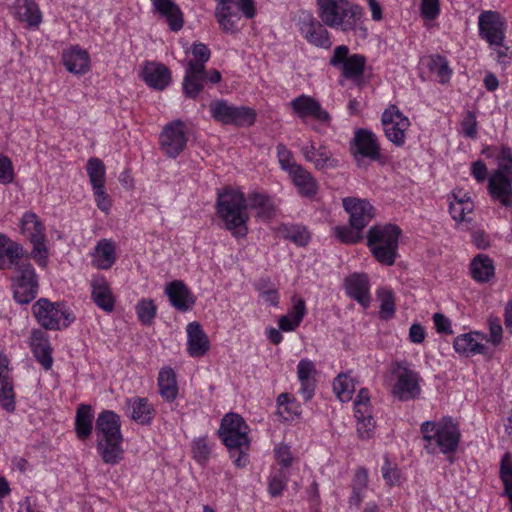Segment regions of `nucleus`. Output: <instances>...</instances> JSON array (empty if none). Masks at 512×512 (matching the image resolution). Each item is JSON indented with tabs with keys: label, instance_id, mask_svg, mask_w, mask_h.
<instances>
[{
	"label": "nucleus",
	"instance_id": "ddd939ff",
	"mask_svg": "<svg viewBox=\"0 0 512 512\" xmlns=\"http://www.w3.org/2000/svg\"><path fill=\"white\" fill-rule=\"evenodd\" d=\"M187 128L183 121L175 120L165 125L159 135V144L163 153L176 158L186 147Z\"/></svg>",
	"mask_w": 512,
	"mask_h": 512
},
{
	"label": "nucleus",
	"instance_id": "7ed1b4c3",
	"mask_svg": "<svg viewBox=\"0 0 512 512\" xmlns=\"http://www.w3.org/2000/svg\"><path fill=\"white\" fill-rule=\"evenodd\" d=\"M120 416L111 410H104L98 414L95 423L97 439V452L102 461L109 465H117L124 459Z\"/></svg>",
	"mask_w": 512,
	"mask_h": 512
},
{
	"label": "nucleus",
	"instance_id": "0e129e2a",
	"mask_svg": "<svg viewBox=\"0 0 512 512\" xmlns=\"http://www.w3.org/2000/svg\"><path fill=\"white\" fill-rule=\"evenodd\" d=\"M193 458L201 465H204L210 455V448L207 443L206 437L195 439L191 445Z\"/></svg>",
	"mask_w": 512,
	"mask_h": 512
},
{
	"label": "nucleus",
	"instance_id": "69168bd1",
	"mask_svg": "<svg viewBox=\"0 0 512 512\" xmlns=\"http://www.w3.org/2000/svg\"><path fill=\"white\" fill-rule=\"evenodd\" d=\"M356 419L357 434L362 440H369L374 435L375 421L370 416L358 417Z\"/></svg>",
	"mask_w": 512,
	"mask_h": 512
},
{
	"label": "nucleus",
	"instance_id": "5701e85b",
	"mask_svg": "<svg viewBox=\"0 0 512 512\" xmlns=\"http://www.w3.org/2000/svg\"><path fill=\"white\" fill-rule=\"evenodd\" d=\"M164 292L170 304L181 312H186L195 305L196 297L188 286L181 280H174L166 284Z\"/></svg>",
	"mask_w": 512,
	"mask_h": 512
},
{
	"label": "nucleus",
	"instance_id": "b1692460",
	"mask_svg": "<svg viewBox=\"0 0 512 512\" xmlns=\"http://www.w3.org/2000/svg\"><path fill=\"white\" fill-rule=\"evenodd\" d=\"M344 287L349 297L356 300L364 308L371 302L370 284L365 274H352L345 279Z\"/></svg>",
	"mask_w": 512,
	"mask_h": 512
},
{
	"label": "nucleus",
	"instance_id": "412c9836",
	"mask_svg": "<svg viewBox=\"0 0 512 512\" xmlns=\"http://www.w3.org/2000/svg\"><path fill=\"white\" fill-rule=\"evenodd\" d=\"M91 299L95 305L106 313L115 308L116 298L110 283L103 275H93L90 280Z\"/></svg>",
	"mask_w": 512,
	"mask_h": 512
},
{
	"label": "nucleus",
	"instance_id": "f704fd0d",
	"mask_svg": "<svg viewBox=\"0 0 512 512\" xmlns=\"http://www.w3.org/2000/svg\"><path fill=\"white\" fill-rule=\"evenodd\" d=\"M316 367L313 361L302 359L297 365V377L300 381L299 393L305 401H309L315 391Z\"/></svg>",
	"mask_w": 512,
	"mask_h": 512
},
{
	"label": "nucleus",
	"instance_id": "58836bf2",
	"mask_svg": "<svg viewBox=\"0 0 512 512\" xmlns=\"http://www.w3.org/2000/svg\"><path fill=\"white\" fill-rule=\"evenodd\" d=\"M469 268L471 278L478 283H487L495 276L494 262L485 254L476 255Z\"/></svg>",
	"mask_w": 512,
	"mask_h": 512
},
{
	"label": "nucleus",
	"instance_id": "e433bc0d",
	"mask_svg": "<svg viewBox=\"0 0 512 512\" xmlns=\"http://www.w3.org/2000/svg\"><path fill=\"white\" fill-rule=\"evenodd\" d=\"M248 207L256 210V217L270 221L276 215L277 204L274 199L266 194L253 192L247 197Z\"/></svg>",
	"mask_w": 512,
	"mask_h": 512
},
{
	"label": "nucleus",
	"instance_id": "20e7f679",
	"mask_svg": "<svg viewBox=\"0 0 512 512\" xmlns=\"http://www.w3.org/2000/svg\"><path fill=\"white\" fill-rule=\"evenodd\" d=\"M420 433L424 442L423 447L429 454H454L461 439L459 425L448 416L423 422Z\"/></svg>",
	"mask_w": 512,
	"mask_h": 512
},
{
	"label": "nucleus",
	"instance_id": "6e6d98bb",
	"mask_svg": "<svg viewBox=\"0 0 512 512\" xmlns=\"http://www.w3.org/2000/svg\"><path fill=\"white\" fill-rule=\"evenodd\" d=\"M279 233L297 246H306L310 239V233L306 227L301 225H282L278 229Z\"/></svg>",
	"mask_w": 512,
	"mask_h": 512
},
{
	"label": "nucleus",
	"instance_id": "423d86ee",
	"mask_svg": "<svg viewBox=\"0 0 512 512\" xmlns=\"http://www.w3.org/2000/svg\"><path fill=\"white\" fill-rule=\"evenodd\" d=\"M214 15L219 27L227 33H236L243 17L253 19L257 14L255 0H215Z\"/></svg>",
	"mask_w": 512,
	"mask_h": 512
},
{
	"label": "nucleus",
	"instance_id": "2f4dec72",
	"mask_svg": "<svg viewBox=\"0 0 512 512\" xmlns=\"http://www.w3.org/2000/svg\"><path fill=\"white\" fill-rule=\"evenodd\" d=\"M26 255L23 246L15 241H12L7 236L0 234V269L7 270L18 262Z\"/></svg>",
	"mask_w": 512,
	"mask_h": 512
},
{
	"label": "nucleus",
	"instance_id": "8fccbe9b",
	"mask_svg": "<svg viewBox=\"0 0 512 512\" xmlns=\"http://www.w3.org/2000/svg\"><path fill=\"white\" fill-rule=\"evenodd\" d=\"M377 301L379 302V316L383 320H390L394 317L396 311L395 294L388 287H380L376 291Z\"/></svg>",
	"mask_w": 512,
	"mask_h": 512
},
{
	"label": "nucleus",
	"instance_id": "603ef678",
	"mask_svg": "<svg viewBox=\"0 0 512 512\" xmlns=\"http://www.w3.org/2000/svg\"><path fill=\"white\" fill-rule=\"evenodd\" d=\"M278 414L285 421H291L301 414V405L293 396L282 393L277 398Z\"/></svg>",
	"mask_w": 512,
	"mask_h": 512
},
{
	"label": "nucleus",
	"instance_id": "a19ab883",
	"mask_svg": "<svg viewBox=\"0 0 512 512\" xmlns=\"http://www.w3.org/2000/svg\"><path fill=\"white\" fill-rule=\"evenodd\" d=\"M482 154L495 161L497 169L494 171H501L502 173L512 172V150L508 146H487L482 150Z\"/></svg>",
	"mask_w": 512,
	"mask_h": 512
},
{
	"label": "nucleus",
	"instance_id": "6e6552de",
	"mask_svg": "<svg viewBox=\"0 0 512 512\" xmlns=\"http://www.w3.org/2000/svg\"><path fill=\"white\" fill-rule=\"evenodd\" d=\"M381 126L384 136L396 147H403L411 121L395 104H389L381 114Z\"/></svg>",
	"mask_w": 512,
	"mask_h": 512
},
{
	"label": "nucleus",
	"instance_id": "f3484780",
	"mask_svg": "<svg viewBox=\"0 0 512 512\" xmlns=\"http://www.w3.org/2000/svg\"><path fill=\"white\" fill-rule=\"evenodd\" d=\"M486 334L481 331H470L456 336L453 340L455 352L464 357L483 355L490 357L492 352L485 344Z\"/></svg>",
	"mask_w": 512,
	"mask_h": 512
},
{
	"label": "nucleus",
	"instance_id": "a211bd4d",
	"mask_svg": "<svg viewBox=\"0 0 512 512\" xmlns=\"http://www.w3.org/2000/svg\"><path fill=\"white\" fill-rule=\"evenodd\" d=\"M343 207L349 215L350 225L361 231L375 216V209L366 200L356 197H346L342 200Z\"/></svg>",
	"mask_w": 512,
	"mask_h": 512
},
{
	"label": "nucleus",
	"instance_id": "e2e57ef3",
	"mask_svg": "<svg viewBox=\"0 0 512 512\" xmlns=\"http://www.w3.org/2000/svg\"><path fill=\"white\" fill-rule=\"evenodd\" d=\"M276 149L280 168L288 175L301 166L295 162L292 152L284 144H278Z\"/></svg>",
	"mask_w": 512,
	"mask_h": 512
},
{
	"label": "nucleus",
	"instance_id": "72a5a7b5",
	"mask_svg": "<svg viewBox=\"0 0 512 512\" xmlns=\"http://www.w3.org/2000/svg\"><path fill=\"white\" fill-rule=\"evenodd\" d=\"M8 365V358L0 356V405L5 411L11 413L15 410V393L9 377Z\"/></svg>",
	"mask_w": 512,
	"mask_h": 512
},
{
	"label": "nucleus",
	"instance_id": "4be33fe9",
	"mask_svg": "<svg viewBox=\"0 0 512 512\" xmlns=\"http://www.w3.org/2000/svg\"><path fill=\"white\" fill-rule=\"evenodd\" d=\"M294 115L301 119L313 118L320 122H328L329 114L322 109L321 104L309 95L302 94L290 102Z\"/></svg>",
	"mask_w": 512,
	"mask_h": 512
},
{
	"label": "nucleus",
	"instance_id": "79ce46f5",
	"mask_svg": "<svg viewBox=\"0 0 512 512\" xmlns=\"http://www.w3.org/2000/svg\"><path fill=\"white\" fill-rule=\"evenodd\" d=\"M368 487V471L364 467H358L351 482V494L348 503L359 508L362 504Z\"/></svg>",
	"mask_w": 512,
	"mask_h": 512
},
{
	"label": "nucleus",
	"instance_id": "37998d69",
	"mask_svg": "<svg viewBox=\"0 0 512 512\" xmlns=\"http://www.w3.org/2000/svg\"><path fill=\"white\" fill-rule=\"evenodd\" d=\"M15 12L18 19L27 23L29 27H38L42 21V14L33 0H17Z\"/></svg>",
	"mask_w": 512,
	"mask_h": 512
},
{
	"label": "nucleus",
	"instance_id": "aec40b11",
	"mask_svg": "<svg viewBox=\"0 0 512 512\" xmlns=\"http://www.w3.org/2000/svg\"><path fill=\"white\" fill-rule=\"evenodd\" d=\"M352 148L355 154L369 160L379 161L381 159L379 138L369 129L359 128L354 132Z\"/></svg>",
	"mask_w": 512,
	"mask_h": 512
},
{
	"label": "nucleus",
	"instance_id": "de8ad7c7",
	"mask_svg": "<svg viewBox=\"0 0 512 512\" xmlns=\"http://www.w3.org/2000/svg\"><path fill=\"white\" fill-rule=\"evenodd\" d=\"M301 152L305 160L311 162L318 170L333 167L335 164L331 158V153L325 147L316 148L313 143L302 147Z\"/></svg>",
	"mask_w": 512,
	"mask_h": 512
},
{
	"label": "nucleus",
	"instance_id": "473e14b6",
	"mask_svg": "<svg viewBox=\"0 0 512 512\" xmlns=\"http://www.w3.org/2000/svg\"><path fill=\"white\" fill-rule=\"evenodd\" d=\"M187 350L192 357L203 356L210 347L209 339L198 322H191L186 327Z\"/></svg>",
	"mask_w": 512,
	"mask_h": 512
},
{
	"label": "nucleus",
	"instance_id": "774afa93",
	"mask_svg": "<svg viewBox=\"0 0 512 512\" xmlns=\"http://www.w3.org/2000/svg\"><path fill=\"white\" fill-rule=\"evenodd\" d=\"M489 336H486L485 344L489 343L493 347H497L501 344L503 339V328L498 318H489Z\"/></svg>",
	"mask_w": 512,
	"mask_h": 512
},
{
	"label": "nucleus",
	"instance_id": "1a4fd4ad",
	"mask_svg": "<svg viewBox=\"0 0 512 512\" xmlns=\"http://www.w3.org/2000/svg\"><path fill=\"white\" fill-rule=\"evenodd\" d=\"M249 426L244 419L236 413L226 414L221 421L218 435L224 445L229 449L231 456L234 449H249Z\"/></svg>",
	"mask_w": 512,
	"mask_h": 512
},
{
	"label": "nucleus",
	"instance_id": "c85d7f7f",
	"mask_svg": "<svg viewBox=\"0 0 512 512\" xmlns=\"http://www.w3.org/2000/svg\"><path fill=\"white\" fill-rule=\"evenodd\" d=\"M474 210V202L468 192L456 189L449 196V212L456 222L469 219Z\"/></svg>",
	"mask_w": 512,
	"mask_h": 512
},
{
	"label": "nucleus",
	"instance_id": "864d4df0",
	"mask_svg": "<svg viewBox=\"0 0 512 512\" xmlns=\"http://www.w3.org/2000/svg\"><path fill=\"white\" fill-rule=\"evenodd\" d=\"M86 172L92 189L105 186L106 168L101 159L90 158L86 164Z\"/></svg>",
	"mask_w": 512,
	"mask_h": 512
},
{
	"label": "nucleus",
	"instance_id": "4468645a",
	"mask_svg": "<svg viewBox=\"0 0 512 512\" xmlns=\"http://www.w3.org/2000/svg\"><path fill=\"white\" fill-rule=\"evenodd\" d=\"M330 64L341 68L344 77L358 80L364 72L366 58L360 54L349 55V48L345 45H340L334 49Z\"/></svg>",
	"mask_w": 512,
	"mask_h": 512
},
{
	"label": "nucleus",
	"instance_id": "f8f14e48",
	"mask_svg": "<svg viewBox=\"0 0 512 512\" xmlns=\"http://www.w3.org/2000/svg\"><path fill=\"white\" fill-rule=\"evenodd\" d=\"M507 22L497 11L484 10L478 16V35L488 45L505 42Z\"/></svg>",
	"mask_w": 512,
	"mask_h": 512
},
{
	"label": "nucleus",
	"instance_id": "49530a36",
	"mask_svg": "<svg viewBox=\"0 0 512 512\" xmlns=\"http://www.w3.org/2000/svg\"><path fill=\"white\" fill-rule=\"evenodd\" d=\"M185 68L206 70V63L209 61L211 53L207 45L203 43H193L185 51Z\"/></svg>",
	"mask_w": 512,
	"mask_h": 512
},
{
	"label": "nucleus",
	"instance_id": "bb28decb",
	"mask_svg": "<svg viewBox=\"0 0 512 512\" xmlns=\"http://www.w3.org/2000/svg\"><path fill=\"white\" fill-rule=\"evenodd\" d=\"M126 415L141 425L151 424L155 410L147 398L134 396L126 400Z\"/></svg>",
	"mask_w": 512,
	"mask_h": 512
},
{
	"label": "nucleus",
	"instance_id": "ea45409f",
	"mask_svg": "<svg viewBox=\"0 0 512 512\" xmlns=\"http://www.w3.org/2000/svg\"><path fill=\"white\" fill-rule=\"evenodd\" d=\"M91 68V60L88 52L79 47L74 46L66 52V70L73 74L82 75L87 73Z\"/></svg>",
	"mask_w": 512,
	"mask_h": 512
},
{
	"label": "nucleus",
	"instance_id": "c03bdc74",
	"mask_svg": "<svg viewBox=\"0 0 512 512\" xmlns=\"http://www.w3.org/2000/svg\"><path fill=\"white\" fill-rule=\"evenodd\" d=\"M158 387L161 397L167 401L172 402L177 398L178 386L176 374L170 367H164L159 371Z\"/></svg>",
	"mask_w": 512,
	"mask_h": 512
},
{
	"label": "nucleus",
	"instance_id": "3c124183",
	"mask_svg": "<svg viewBox=\"0 0 512 512\" xmlns=\"http://www.w3.org/2000/svg\"><path fill=\"white\" fill-rule=\"evenodd\" d=\"M92 409L91 406L79 405L75 419V431L81 440L87 439L92 432Z\"/></svg>",
	"mask_w": 512,
	"mask_h": 512
},
{
	"label": "nucleus",
	"instance_id": "052dcab7",
	"mask_svg": "<svg viewBox=\"0 0 512 512\" xmlns=\"http://www.w3.org/2000/svg\"><path fill=\"white\" fill-rule=\"evenodd\" d=\"M209 109L215 121L224 125L230 124L233 104H230L226 100H215L211 102Z\"/></svg>",
	"mask_w": 512,
	"mask_h": 512
},
{
	"label": "nucleus",
	"instance_id": "09e8293b",
	"mask_svg": "<svg viewBox=\"0 0 512 512\" xmlns=\"http://www.w3.org/2000/svg\"><path fill=\"white\" fill-rule=\"evenodd\" d=\"M357 379L352 372L340 373L333 381V391L341 402H349L355 392Z\"/></svg>",
	"mask_w": 512,
	"mask_h": 512
},
{
	"label": "nucleus",
	"instance_id": "c9c22d12",
	"mask_svg": "<svg viewBox=\"0 0 512 512\" xmlns=\"http://www.w3.org/2000/svg\"><path fill=\"white\" fill-rule=\"evenodd\" d=\"M288 176L302 197L311 199L316 196L318 183L308 170L300 166Z\"/></svg>",
	"mask_w": 512,
	"mask_h": 512
},
{
	"label": "nucleus",
	"instance_id": "4d7b16f0",
	"mask_svg": "<svg viewBox=\"0 0 512 512\" xmlns=\"http://www.w3.org/2000/svg\"><path fill=\"white\" fill-rule=\"evenodd\" d=\"M419 13L424 26L430 28L441 14L440 0H421Z\"/></svg>",
	"mask_w": 512,
	"mask_h": 512
},
{
	"label": "nucleus",
	"instance_id": "bf43d9fd",
	"mask_svg": "<svg viewBox=\"0 0 512 512\" xmlns=\"http://www.w3.org/2000/svg\"><path fill=\"white\" fill-rule=\"evenodd\" d=\"M381 473L385 483L390 487L399 486L405 480L401 469L398 467L396 463L390 461V459L387 456L384 457V463L381 468Z\"/></svg>",
	"mask_w": 512,
	"mask_h": 512
},
{
	"label": "nucleus",
	"instance_id": "6ab92c4d",
	"mask_svg": "<svg viewBox=\"0 0 512 512\" xmlns=\"http://www.w3.org/2000/svg\"><path fill=\"white\" fill-rule=\"evenodd\" d=\"M139 76L148 87L155 90H164L172 81L171 70L157 61H144Z\"/></svg>",
	"mask_w": 512,
	"mask_h": 512
},
{
	"label": "nucleus",
	"instance_id": "680f3d73",
	"mask_svg": "<svg viewBox=\"0 0 512 512\" xmlns=\"http://www.w3.org/2000/svg\"><path fill=\"white\" fill-rule=\"evenodd\" d=\"M370 392L366 388H361L354 400V417H364L372 415Z\"/></svg>",
	"mask_w": 512,
	"mask_h": 512
},
{
	"label": "nucleus",
	"instance_id": "39448f33",
	"mask_svg": "<svg viewBox=\"0 0 512 512\" xmlns=\"http://www.w3.org/2000/svg\"><path fill=\"white\" fill-rule=\"evenodd\" d=\"M401 234V229L394 224H378L370 228L368 247L378 262L387 266L395 263Z\"/></svg>",
	"mask_w": 512,
	"mask_h": 512
},
{
	"label": "nucleus",
	"instance_id": "4c0bfd02",
	"mask_svg": "<svg viewBox=\"0 0 512 512\" xmlns=\"http://www.w3.org/2000/svg\"><path fill=\"white\" fill-rule=\"evenodd\" d=\"M292 308L278 320L279 329L283 332L295 331L303 321L306 313V303L302 298H294Z\"/></svg>",
	"mask_w": 512,
	"mask_h": 512
},
{
	"label": "nucleus",
	"instance_id": "dca6fc26",
	"mask_svg": "<svg viewBox=\"0 0 512 512\" xmlns=\"http://www.w3.org/2000/svg\"><path fill=\"white\" fill-rule=\"evenodd\" d=\"M487 190L491 199L505 207L512 216V172L492 171Z\"/></svg>",
	"mask_w": 512,
	"mask_h": 512
},
{
	"label": "nucleus",
	"instance_id": "13d9d810",
	"mask_svg": "<svg viewBox=\"0 0 512 512\" xmlns=\"http://www.w3.org/2000/svg\"><path fill=\"white\" fill-rule=\"evenodd\" d=\"M256 120V111L247 106L233 105L232 115L229 125L238 127H249L254 124Z\"/></svg>",
	"mask_w": 512,
	"mask_h": 512
},
{
	"label": "nucleus",
	"instance_id": "338daca9",
	"mask_svg": "<svg viewBox=\"0 0 512 512\" xmlns=\"http://www.w3.org/2000/svg\"><path fill=\"white\" fill-rule=\"evenodd\" d=\"M287 477L282 471L274 472L268 479V492L272 497L280 496L286 488Z\"/></svg>",
	"mask_w": 512,
	"mask_h": 512
},
{
	"label": "nucleus",
	"instance_id": "a18cd8bd",
	"mask_svg": "<svg viewBox=\"0 0 512 512\" xmlns=\"http://www.w3.org/2000/svg\"><path fill=\"white\" fill-rule=\"evenodd\" d=\"M206 70L185 68L183 93L188 98H196L204 88Z\"/></svg>",
	"mask_w": 512,
	"mask_h": 512
},
{
	"label": "nucleus",
	"instance_id": "5fc2aeb1",
	"mask_svg": "<svg viewBox=\"0 0 512 512\" xmlns=\"http://www.w3.org/2000/svg\"><path fill=\"white\" fill-rule=\"evenodd\" d=\"M135 313L138 321L143 326H151L157 314V305L151 298H141L135 305Z\"/></svg>",
	"mask_w": 512,
	"mask_h": 512
},
{
	"label": "nucleus",
	"instance_id": "f257e3e1",
	"mask_svg": "<svg viewBox=\"0 0 512 512\" xmlns=\"http://www.w3.org/2000/svg\"><path fill=\"white\" fill-rule=\"evenodd\" d=\"M217 217L235 238L248 234V203L245 193L238 187H225L217 194L215 204Z\"/></svg>",
	"mask_w": 512,
	"mask_h": 512
},
{
	"label": "nucleus",
	"instance_id": "c756f323",
	"mask_svg": "<svg viewBox=\"0 0 512 512\" xmlns=\"http://www.w3.org/2000/svg\"><path fill=\"white\" fill-rule=\"evenodd\" d=\"M157 14L163 18L169 28L178 32L183 28L184 18L179 6L172 0H150Z\"/></svg>",
	"mask_w": 512,
	"mask_h": 512
},
{
	"label": "nucleus",
	"instance_id": "cd10ccee",
	"mask_svg": "<svg viewBox=\"0 0 512 512\" xmlns=\"http://www.w3.org/2000/svg\"><path fill=\"white\" fill-rule=\"evenodd\" d=\"M29 344L36 360L45 370H49L52 367L53 358L47 334L40 329L32 330Z\"/></svg>",
	"mask_w": 512,
	"mask_h": 512
},
{
	"label": "nucleus",
	"instance_id": "9b49d317",
	"mask_svg": "<svg viewBox=\"0 0 512 512\" xmlns=\"http://www.w3.org/2000/svg\"><path fill=\"white\" fill-rule=\"evenodd\" d=\"M387 382L400 400L414 399L420 393L418 374L401 363L393 365Z\"/></svg>",
	"mask_w": 512,
	"mask_h": 512
},
{
	"label": "nucleus",
	"instance_id": "9d476101",
	"mask_svg": "<svg viewBox=\"0 0 512 512\" xmlns=\"http://www.w3.org/2000/svg\"><path fill=\"white\" fill-rule=\"evenodd\" d=\"M17 275L12 278L13 297L21 305L32 302L39 289L38 276L28 261L18 262Z\"/></svg>",
	"mask_w": 512,
	"mask_h": 512
},
{
	"label": "nucleus",
	"instance_id": "f03ea898",
	"mask_svg": "<svg viewBox=\"0 0 512 512\" xmlns=\"http://www.w3.org/2000/svg\"><path fill=\"white\" fill-rule=\"evenodd\" d=\"M317 15L320 21L332 29L344 33L361 32L367 34L364 26V12L360 5L350 0H316Z\"/></svg>",
	"mask_w": 512,
	"mask_h": 512
},
{
	"label": "nucleus",
	"instance_id": "2eb2a0df",
	"mask_svg": "<svg viewBox=\"0 0 512 512\" xmlns=\"http://www.w3.org/2000/svg\"><path fill=\"white\" fill-rule=\"evenodd\" d=\"M324 26L311 13H304L298 23L300 34L309 44L328 49L332 42L330 33Z\"/></svg>",
	"mask_w": 512,
	"mask_h": 512
},
{
	"label": "nucleus",
	"instance_id": "0eeeda50",
	"mask_svg": "<svg viewBox=\"0 0 512 512\" xmlns=\"http://www.w3.org/2000/svg\"><path fill=\"white\" fill-rule=\"evenodd\" d=\"M21 233L32 244L33 248L30 255L39 266L44 267L47 263L48 249L45 245L44 226L39 217L33 212H26L20 222Z\"/></svg>",
	"mask_w": 512,
	"mask_h": 512
},
{
	"label": "nucleus",
	"instance_id": "a878e982",
	"mask_svg": "<svg viewBox=\"0 0 512 512\" xmlns=\"http://www.w3.org/2000/svg\"><path fill=\"white\" fill-rule=\"evenodd\" d=\"M91 264L100 270L110 269L117 260L116 245L110 239H101L90 253Z\"/></svg>",
	"mask_w": 512,
	"mask_h": 512
},
{
	"label": "nucleus",
	"instance_id": "7c9ffc66",
	"mask_svg": "<svg viewBox=\"0 0 512 512\" xmlns=\"http://www.w3.org/2000/svg\"><path fill=\"white\" fill-rule=\"evenodd\" d=\"M422 64L428 69L430 77L438 83L447 84L450 82L453 69L445 56L440 54L426 56L423 58Z\"/></svg>",
	"mask_w": 512,
	"mask_h": 512
},
{
	"label": "nucleus",
	"instance_id": "393cba45",
	"mask_svg": "<svg viewBox=\"0 0 512 512\" xmlns=\"http://www.w3.org/2000/svg\"><path fill=\"white\" fill-rule=\"evenodd\" d=\"M32 312L44 329H59V310L56 308L55 303H52L47 298H40L32 306Z\"/></svg>",
	"mask_w": 512,
	"mask_h": 512
}]
</instances>
